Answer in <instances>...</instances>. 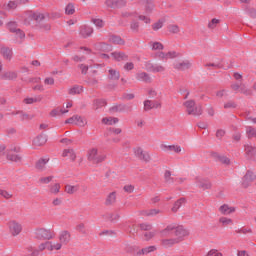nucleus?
Wrapping results in <instances>:
<instances>
[{
    "mask_svg": "<svg viewBox=\"0 0 256 256\" xmlns=\"http://www.w3.org/2000/svg\"><path fill=\"white\" fill-rule=\"evenodd\" d=\"M158 58H160L162 61H167L169 59H175L177 57V52H159L157 54Z\"/></svg>",
    "mask_w": 256,
    "mask_h": 256,
    "instance_id": "nucleus-17",
    "label": "nucleus"
},
{
    "mask_svg": "<svg viewBox=\"0 0 256 256\" xmlns=\"http://www.w3.org/2000/svg\"><path fill=\"white\" fill-rule=\"evenodd\" d=\"M92 23H94V25L96 27H98L99 29L105 27V22L102 19H100V18L93 19Z\"/></svg>",
    "mask_w": 256,
    "mask_h": 256,
    "instance_id": "nucleus-42",
    "label": "nucleus"
},
{
    "mask_svg": "<svg viewBox=\"0 0 256 256\" xmlns=\"http://www.w3.org/2000/svg\"><path fill=\"white\" fill-rule=\"evenodd\" d=\"M184 107H186V111L188 115H201L203 113V108L199 104H195V101L188 100L184 103Z\"/></svg>",
    "mask_w": 256,
    "mask_h": 256,
    "instance_id": "nucleus-5",
    "label": "nucleus"
},
{
    "mask_svg": "<svg viewBox=\"0 0 256 256\" xmlns=\"http://www.w3.org/2000/svg\"><path fill=\"white\" fill-rule=\"evenodd\" d=\"M45 249L49 250V242L41 243L38 246V250H40V251H45Z\"/></svg>",
    "mask_w": 256,
    "mask_h": 256,
    "instance_id": "nucleus-58",
    "label": "nucleus"
},
{
    "mask_svg": "<svg viewBox=\"0 0 256 256\" xmlns=\"http://www.w3.org/2000/svg\"><path fill=\"white\" fill-rule=\"evenodd\" d=\"M160 213H163V211L157 208L144 211V215L146 217H157V215H160Z\"/></svg>",
    "mask_w": 256,
    "mask_h": 256,
    "instance_id": "nucleus-28",
    "label": "nucleus"
},
{
    "mask_svg": "<svg viewBox=\"0 0 256 256\" xmlns=\"http://www.w3.org/2000/svg\"><path fill=\"white\" fill-rule=\"evenodd\" d=\"M7 228L12 237H19V234L23 233V224L17 220L8 221Z\"/></svg>",
    "mask_w": 256,
    "mask_h": 256,
    "instance_id": "nucleus-4",
    "label": "nucleus"
},
{
    "mask_svg": "<svg viewBox=\"0 0 256 256\" xmlns=\"http://www.w3.org/2000/svg\"><path fill=\"white\" fill-rule=\"evenodd\" d=\"M62 157L67 161H75V159H77V154L75 153V150L68 148L62 151Z\"/></svg>",
    "mask_w": 256,
    "mask_h": 256,
    "instance_id": "nucleus-14",
    "label": "nucleus"
},
{
    "mask_svg": "<svg viewBox=\"0 0 256 256\" xmlns=\"http://www.w3.org/2000/svg\"><path fill=\"white\" fill-rule=\"evenodd\" d=\"M153 251H157V247L155 246H148L146 248H143L140 252L139 255H147L149 253H153Z\"/></svg>",
    "mask_w": 256,
    "mask_h": 256,
    "instance_id": "nucleus-35",
    "label": "nucleus"
},
{
    "mask_svg": "<svg viewBox=\"0 0 256 256\" xmlns=\"http://www.w3.org/2000/svg\"><path fill=\"white\" fill-rule=\"evenodd\" d=\"M148 95H149L150 99H156V97H159V95H161V93H159V91H157L155 89H150L148 91Z\"/></svg>",
    "mask_w": 256,
    "mask_h": 256,
    "instance_id": "nucleus-49",
    "label": "nucleus"
},
{
    "mask_svg": "<svg viewBox=\"0 0 256 256\" xmlns=\"http://www.w3.org/2000/svg\"><path fill=\"white\" fill-rule=\"evenodd\" d=\"M139 159L141 161H145V163H149V161H151V155L149 154V152L144 151L142 152V156H140Z\"/></svg>",
    "mask_w": 256,
    "mask_h": 256,
    "instance_id": "nucleus-43",
    "label": "nucleus"
},
{
    "mask_svg": "<svg viewBox=\"0 0 256 256\" xmlns=\"http://www.w3.org/2000/svg\"><path fill=\"white\" fill-rule=\"evenodd\" d=\"M87 159L93 165H99L105 161V157L99 153L97 148H91L87 152Z\"/></svg>",
    "mask_w": 256,
    "mask_h": 256,
    "instance_id": "nucleus-3",
    "label": "nucleus"
},
{
    "mask_svg": "<svg viewBox=\"0 0 256 256\" xmlns=\"http://www.w3.org/2000/svg\"><path fill=\"white\" fill-rule=\"evenodd\" d=\"M0 53L3 54V57L8 59V61L11 60V57H13V52H11V50L8 48H1Z\"/></svg>",
    "mask_w": 256,
    "mask_h": 256,
    "instance_id": "nucleus-33",
    "label": "nucleus"
},
{
    "mask_svg": "<svg viewBox=\"0 0 256 256\" xmlns=\"http://www.w3.org/2000/svg\"><path fill=\"white\" fill-rule=\"evenodd\" d=\"M5 79H9L13 81V79H17V72H6L4 75Z\"/></svg>",
    "mask_w": 256,
    "mask_h": 256,
    "instance_id": "nucleus-50",
    "label": "nucleus"
},
{
    "mask_svg": "<svg viewBox=\"0 0 256 256\" xmlns=\"http://www.w3.org/2000/svg\"><path fill=\"white\" fill-rule=\"evenodd\" d=\"M71 232L68 230H61L58 235V240L61 242L62 245H69L72 240Z\"/></svg>",
    "mask_w": 256,
    "mask_h": 256,
    "instance_id": "nucleus-8",
    "label": "nucleus"
},
{
    "mask_svg": "<svg viewBox=\"0 0 256 256\" xmlns=\"http://www.w3.org/2000/svg\"><path fill=\"white\" fill-rule=\"evenodd\" d=\"M51 181H53V176H45V177L39 178L38 183L39 185H49Z\"/></svg>",
    "mask_w": 256,
    "mask_h": 256,
    "instance_id": "nucleus-34",
    "label": "nucleus"
},
{
    "mask_svg": "<svg viewBox=\"0 0 256 256\" xmlns=\"http://www.w3.org/2000/svg\"><path fill=\"white\" fill-rule=\"evenodd\" d=\"M21 3H27V0H15V1H9L6 4V9H17Z\"/></svg>",
    "mask_w": 256,
    "mask_h": 256,
    "instance_id": "nucleus-26",
    "label": "nucleus"
},
{
    "mask_svg": "<svg viewBox=\"0 0 256 256\" xmlns=\"http://www.w3.org/2000/svg\"><path fill=\"white\" fill-rule=\"evenodd\" d=\"M66 125H77L78 127H85L87 125V119L85 117L74 115L65 121Z\"/></svg>",
    "mask_w": 256,
    "mask_h": 256,
    "instance_id": "nucleus-7",
    "label": "nucleus"
},
{
    "mask_svg": "<svg viewBox=\"0 0 256 256\" xmlns=\"http://www.w3.org/2000/svg\"><path fill=\"white\" fill-rule=\"evenodd\" d=\"M0 195L1 197H4V199H11V197H13V194L5 190H0Z\"/></svg>",
    "mask_w": 256,
    "mask_h": 256,
    "instance_id": "nucleus-56",
    "label": "nucleus"
},
{
    "mask_svg": "<svg viewBox=\"0 0 256 256\" xmlns=\"http://www.w3.org/2000/svg\"><path fill=\"white\" fill-rule=\"evenodd\" d=\"M165 24V19H160L156 23L152 25V29L154 31H159V29L163 28V25Z\"/></svg>",
    "mask_w": 256,
    "mask_h": 256,
    "instance_id": "nucleus-40",
    "label": "nucleus"
},
{
    "mask_svg": "<svg viewBox=\"0 0 256 256\" xmlns=\"http://www.w3.org/2000/svg\"><path fill=\"white\" fill-rule=\"evenodd\" d=\"M47 163H49L48 158L39 159L36 163V169H38V171H43V169H45V167L47 166Z\"/></svg>",
    "mask_w": 256,
    "mask_h": 256,
    "instance_id": "nucleus-27",
    "label": "nucleus"
},
{
    "mask_svg": "<svg viewBox=\"0 0 256 256\" xmlns=\"http://www.w3.org/2000/svg\"><path fill=\"white\" fill-rule=\"evenodd\" d=\"M111 79H119V72L117 70L109 69Z\"/></svg>",
    "mask_w": 256,
    "mask_h": 256,
    "instance_id": "nucleus-55",
    "label": "nucleus"
},
{
    "mask_svg": "<svg viewBox=\"0 0 256 256\" xmlns=\"http://www.w3.org/2000/svg\"><path fill=\"white\" fill-rule=\"evenodd\" d=\"M196 187H201V189H209L211 184L205 183L203 180H199L196 182Z\"/></svg>",
    "mask_w": 256,
    "mask_h": 256,
    "instance_id": "nucleus-48",
    "label": "nucleus"
},
{
    "mask_svg": "<svg viewBox=\"0 0 256 256\" xmlns=\"http://www.w3.org/2000/svg\"><path fill=\"white\" fill-rule=\"evenodd\" d=\"M8 29H9L10 31H12L13 33H15L16 31H19V29L17 28V22H15V21H10V22L8 23Z\"/></svg>",
    "mask_w": 256,
    "mask_h": 256,
    "instance_id": "nucleus-47",
    "label": "nucleus"
},
{
    "mask_svg": "<svg viewBox=\"0 0 256 256\" xmlns=\"http://www.w3.org/2000/svg\"><path fill=\"white\" fill-rule=\"evenodd\" d=\"M168 31L170 33H174V34H177V33H180L181 29L179 28V26L175 25V24H172V25H169L168 26Z\"/></svg>",
    "mask_w": 256,
    "mask_h": 256,
    "instance_id": "nucleus-44",
    "label": "nucleus"
},
{
    "mask_svg": "<svg viewBox=\"0 0 256 256\" xmlns=\"http://www.w3.org/2000/svg\"><path fill=\"white\" fill-rule=\"evenodd\" d=\"M161 237H169L161 240V245L164 249H171L179 243H183L187 237H189V230L183 226H167L160 232Z\"/></svg>",
    "mask_w": 256,
    "mask_h": 256,
    "instance_id": "nucleus-1",
    "label": "nucleus"
},
{
    "mask_svg": "<svg viewBox=\"0 0 256 256\" xmlns=\"http://www.w3.org/2000/svg\"><path fill=\"white\" fill-rule=\"evenodd\" d=\"M137 19H139V21H143V23H145L146 25H149L151 23V18L147 15L144 14H136Z\"/></svg>",
    "mask_w": 256,
    "mask_h": 256,
    "instance_id": "nucleus-36",
    "label": "nucleus"
},
{
    "mask_svg": "<svg viewBox=\"0 0 256 256\" xmlns=\"http://www.w3.org/2000/svg\"><path fill=\"white\" fill-rule=\"evenodd\" d=\"M24 19H25V23H27L29 25V23H31V21H33V19L35 21H40V19H43V15L35 14L33 12H28L25 14Z\"/></svg>",
    "mask_w": 256,
    "mask_h": 256,
    "instance_id": "nucleus-16",
    "label": "nucleus"
},
{
    "mask_svg": "<svg viewBox=\"0 0 256 256\" xmlns=\"http://www.w3.org/2000/svg\"><path fill=\"white\" fill-rule=\"evenodd\" d=\"M83 92V88L81 86H74L68 89L69 95H79Z\"/></svg>",
    "mask_w": 256,
    "mask_h": 256,
    "instance_id": "nucleus-31",
    "label": "nucleus"
},
{
    "mask_svg": "<svg viewBox=\"0 0 256 256\" xmlns=\"http://www.w3.org/2000/svg\"><path fill=\"white\" fill-rule=\"evenodd\" d=\"M256 179V175L253 172H247L246 175L242 178V185L244 187H249L251 183Z\"/></svg>",
    "mask_w": 256,
    "mask_h": 256,
    "instance_id": "nucleus-15",
    "label": "nucleus"
},
{
    "mask_svg": "<svg viewBox=\"0 0 256 256\" xmlns=\"http://www.w3.org/2000/svg\"><path fill=\"white\" fill-rule=\"evenodd\" d=\"M237 256H249V252L246 250H238Z\"/></svg>",
    "mask_w": 256,
    "mask_h": 256,
    "instance_id": "nucleus-64",
    "label": "nucleus"
},
{
    "mask_svg": "<svg viewBox=\"0 0 256 256\" xmlns=\"http://www.w3.org/2000/svg\"><path fill=\"white\" fill-rule=\"evenodd\" d=\"M110 133H113V135H121L122 130L121 128H110Z\"/></svg>",
    "mask_w": 256,
    "mask_h": 256,
    "instance_id": "nucleus-61",
    "label": "nucleus"
},
{
    "mask_svg": "<svg viewBox=\"0 0 256 256\" xmlns=\"http://www.w3.org/2000/svg\"><path fill=\"white\" fill-rule=\"evenodd\" d=\"M219 161H220V163H223L224 165H229V163H230L229 158H227L226 156H220Z\"/></svg>",
    "mask_w": 256,
    "mask_h": 256,
    "instance_id": "nucleus-59",
    "label": "nucleus"
},
{
    "mask_svg": "<svg viewBox=\"0 0 256 256\" xmlns=\"http://www.w3.org/2000/svg\"><path fill=\"white\" fill-rule=\"evenodd\" d=\"M245 151H246V155H248V157H253L256 153V149L252 145H246Z\"/></svg>",
    "mask_w": 256,
    "mask_h": 256,
    "instance_id": "nucleus-38",
    "label": "nucleus"
},
{
    "mask_svg": "<svg viewBox=\"0 0 256 256\" xmlns=\"http://www.w3.org/2000/svg\"><path fill=\"white\" fill-rule=\"evenodd\" d=\"M79 190V187L73 186V185H66L65 191L68 193V195H73V193H77Z\"/></svg>",
    "mask_w": 256,
    "mask_h": 256,
    "instance_id": "nucleus-39",
    "label": "nucleus"
},
{
    "mask_svg": "<svg viewBox=\"0 0 256 256\" xmlns=\"http://www.w3.org/2000/svg\"><path fill=\"white\" fill-rule=\"evenodd\" d=\"M160 149L164 153H176L177 155H184L185 153V148L180 145H169L168 143L160 144Z\"/></svg>",
    "mask_w": 256,
    "mask_h": 256,
    "instance_id": "nucleus-6",
    "label": "nucleus"
},
{
    "mask_svg": "<svg viewBox=\"0 0 256 256\" xmlns=\"http://www.w3.org/2000/svg\"><path fill=\"white\" fill-rule=\"evenodd\" d=\"M217 25H219V19H217V18H213V19L208 23L209 29H215V28L217 27Z\"/></svg>",
    "mask_w": 256,
    "mask_h": 256,
    "instance_id": "nucleus-51",
    "label": "nucleus"
},
{
    "mask_svg": "<svg viewBox=\"0 0 256 256\" xmlns=\"http://www.w3.org/2000/svg\"><path fill=\"white\" fill-rule=\"evenodd\" d=\"M219 223H221L222 227H231L233 225V220L231 218L221 217Z\"/></svg>",
    "mask_w": 256,
    "mask_h": 256,
    "instance_id": "nucleus-30",
    "label": "nucleus"
},
{
    "mask_svg": "<svg viewBox=\"0 0 256 256\" xmlns=\"http://www.w3.org/2000/svg\"><path fill=\"white\" fill-rule=\"evenodd\" d=\"M152 49L154 51H161L163 49V44H161L160 42H154L152 43Z\"/></svg>",
    "mask_w": 256,
    "mask_h": 256,
    "instance_id": "nucleus-54",
    "label": "nucleus"
},
{
    "mask_svg": "<svg viewBox=\"0 0 256 256\" xmlns=\"http://www.w3.org/2000/svg\"><path fill=\"white\" fill-rule=\"evenodd\" d=\"M63 244L60 241H48V251H61Z\"/></svg>",
    "mask_w": 256,
    "mask_h": 256,
    "instance_id": "nucleus-20",
    "label": "nucleus"
},
{
    "mask_svg": "<svg viewBox=\"0 0 256 256\" xmlns=\"http://www.w3.org/2000/svg\"><path fill=\"white\" fill-rule=\"evenodd\" d=\"M156 234H157L156 231L146 232V233L144 234V239H145L146 241H150V239H153V237H155Z\"/></svg>",
    "mask_w": 256,
    "mask_h": 256,
    "instance_id": "nucleus-53",
    "label": "nucleus"
},
{
    "mask_svg": "<svg viewBox=\"0 0 256 256\" xmlns=\"http://www.w3.org/2000/svg\"><path fill=\"white\" fill-rule=\"evenodd\" d=\"M111 57L114 59V61H123L127 59V55L123 52H112Z\"/></svg>",
    "mask_w": 256,
    "mask_h": 256,
    "instance_id": "nucleus-29",
    "label": "nucleus"
},
{
    "mask_svg": "<svg viewBox=\"0 0 256 256\" xmlns=\"http://www.w3.org/2000/svg\"><path fill=\"white\" fill-rule=\"evenodd\" d=\"M161 100H145L144 109L145 111H151V109H161Z\"/></svg>",
    "mask_w": 256,
    "mask_h": 256,
    "instance_id": "nucleus-9",
    "label": "nucleus"
},
{
    "mask_svg": "<svg viewBox=\"0 0 256 256\" xmlns=\"http://www.w3.org/2000/svg\"><path fill=\"white\" fill-rule=\"evenodd\" d=\"M117 203V192H111L105 200V205H115Z\"/></svg>",
    "mask_w": 256,
    "mask_h": 256,
    "instance_id": "nucleus-24",
    "label": "nucleus"
},
{
    "mask_svg": "<svg viewBox=\"0 0 256 256\" xmlns=\"http://www.w3.org/2000/svg\"><path fill=\"white\" fill-rule=\"evenodd\" d=\"M44 85L46 87H53L55 85V79L52 77H47L44 79Z\"/></svg>",
    "mask_w": 256,
    "mask_h": 256,
    "instance_id": "nucleus-45",
    "label": "nucleus"
},
{
    "mask_svg": "<svg viewBox=\"0 0 256 256\" xmlns=\"http://www.w3.org/2000/svg\"><path fill=\"white\" fill-rule=\"evenodd\" d=\"M133 151H134V155L136 157H138V159H140V157L143 155L145 150L142 149L141 147H136V148L133 149Z\"/></svg>",
    "mask_w": 256,
    "mask_h": 256,
    "instance_id": "nucleus-52",
    "label": "nucleus"
},
{
    "mask_svg": "<svg viewBox=\"0 0 256 256\" xmlns=\"http://www.w3.org/2000/svg\"><path fill=\"white\" fill-rule=\"evenodd\" d=\"M251 228H241L238 233H240L241 235H247V233H251Z\"/></svg>",
    "mask_w": 256,
    "mask_h": 256,
    "instance_id": "nucleus-63",
    "label": "nucleus"
},
{
    "mask_svg": "<svg viewBox=\"0 0 256 256\" xmlns=\"http://www.w3.org/2000/svg\"><path fill=\"white\" fill-rule=\"evenodd\" d=\"M147 71H150L151 73H165V66L162 64H150L148 63L146 65Z\"/></svg>",
    "mask_w": 256,
    "mask_h": 256,
    "instance_id": "nucleus-12",
    "label": "nucleus"
},
{
    "mask_svg": "<svg viewBox=\"0 0 256 256\" xmlns=\"http://www.w3.org/2000/svg\"><path fill=\"white\" fill-rule=\"evenodd\" d=\"M134 67H135V65H134L132 62H127V63L124 65V69H125L126 71H131Z\"/></svg>",
    "mask_w": 256,
    "mask_h": 256,
    "instance_id": "nucleus-62",
    "label": "nucleus"
},
{
    "mask_svg": "<svg viewBox=\"0 0 256 256\" xmlns=\"http://www.w3.org/2000/svg\"><path fill=\"white\" fill-rule=\"evenodd\" d=\"M101 123L102 125H117V123H119V119L111 116L104 117L101 119Z\"/></svg>",
    "mask_w": 256,
    "mask_h": 256,
    "instance_id": "nucleus-23",
    "label": "nucleus"
},
{
    "mask_svg": "<svg viewBox=\"0 0 256 256\" xmlns=\"http://www.w3.org/2000/svg\"><path fill=\"white\" fill-rule=\"evenodd\" d=\"M109 41L110 43H114V45H123L125 43L119 36H111Z\"/></svg>",
    "mask_w": 256,
    "mask_h": 256,
    "instance_id": "nucleus-37",
    "label": "nucleus"
},
{
    "mask_svg": "<svg viewBox=\"0 0 256 256\" xmlns=\"http://www.w3.org/2000/svg\"><path fill=\"white\" fill-rule=\"evenodd\" d=\"M92 34L93 28L91 26L83 25L80 27V35H82V37H90Z\"/></svg>",
    "mask_w": 256,
    "mask_h": 256,
    "instance_id": "nucleus-21",
    "label": "nucleus"
},
{
    "mask_svg": "<svg viewBox=\"0 0 256 256\" xmlns=\"http://www.w3.org/2000/svg\"><path fill=\"white\" fill-rule=\"evenodd\" d=\"M183 203H185V199L181 198L179 200H177L174 204V206L172 207V211L174 213H177V211H179V208L181 207V205H183Z\"/></svg>",
    "mask_w": 256,
    "mask_h": 256,
    "instance_id": "nucleus-41",
    "label": "nucleus"
},
{
    "mask_svg": "<svg viewBox=\"0 0 256 256\" xmlns=\"http://www.w3.org/2000/svg\"><path fill=\"white\" fill-rule=\"evenodd\" d=\"M7 159L8 161H12L13 163H21L23 158L21 157V154H19L17 149H14V150H8Z\"/></svg>",
    "mask_w": 256,
    "mask_h": 256,
    "instance_id": "nucleus-10",
    "label": "nucleus"
},
{
    "mask_svg": "<svg viewBox=\"0 0 256 256\" xmlns=\"http://www.w3.org/2000/svg\"><path fill=\"white\" fill-rule=\"evenodd\" d=\"M65 13H66V15H73V13H75V5L68 4L66 6Z\"/></svg>",
    "mask_w": 256,
    "mask_h": 256,
    "instance_id": "nucleus-46",
    "label": "nucleus"
},
{
    "mask_svg": "<svg viewBox=\"0 0 256 256\" xmlns=\"http://www.w3.org/2000/svg\"><path fill=\"white\" fill-rule=\"evenodd\" d=\"M45 143H47V135L45 134H40L36 136L32 141L33 147H43Z\"/></svg>",
    "mask_w": 256,
    "mask_h": 256,
    "instance_id": "nucleus-13",
    "label": "nucleus"
},
{
    "mask_svg": "<svg viewBox=\"0 0 256 256\" xmlns=\"http://www.w3.org/2000/svg\"><path fill=\"white\" fill-rule=\"evenodd\" d=\"M137 81H142L143 83H151L153 81V78H151V75L147 74L146 72H138L136 74Z\"/></svg>",
    "mask_w": 256,
    "mask_h": 256,
    "instance_id": "nucleus-19",
    "label": "nucleus"
},
{
    "mask_svg": "<svg viewBox=\"0 0 256 256\" xmlns=\"http://www.w3.org/2000/svg\"><path fill=\"white\" fill-rule=\"evenodd\" d=\"M125 193H133L135 191V186L128 184L124 186Z\"/></svg>",
    "mask_w": 256,
    "mask_h": 256,
    "instance_id": "nucleus-57",
    "label": "nucleus"
},
{
    "mask_svg": "<svg viewBox=\"0 0 256 256\" xmlns=\"http://www.w3.org/2000/svg\"><path fill=\"white\" fill-rule=\"evenodd\" d=\"M65 113H69V110L63 108H55L50 111V117H61V115H65Z\"/></svg>",
    "mask_w": 256,
    "mask_h": 256,
    "instance_id": "nucleus-22",
    "label": "nucleus"
},
{
    "mask_svg": "<svg viewBox=\"0 0 256 256\" xmlns=\"http://www.w3.org/2000/svg\"><path fill=\"white\" fill-rule=\"evenodd\" d=\"M173 65L174 69L185 71V69H189L191 67V62L188 60H176Z\"/></svg>",
    "mask_w": 256,
    "mask_h": 256,
    "instance_id": "nucleus-11",
    "label": "nucleus"
},
{
    "mask_svg": "<svg viewBox=\"0 0 256 256\" xmlns=\"http://www.w3.org/2000/svg\"><path fill=\"white\" fill-rule=\"evenodd\" d=\"M105 105H107L105 100H94L93 104H92V109L94 111H101V109H103V107H105Z\"/></svg>",
    "mask_w": 256,
    "mask_h": 256,
    "instance_id": "nucleus-25",
    "label": "nucleus"
},
{
    "mask_svg": "<svg viewBox=\"0 0 256 256\" xmlns=\"http://www.w3.org/2000/svg\"><path fill=\"white\" fill-rule=\"evenodd\" d=\"M33 235L35 239H39L41 241H50V239H55V231L47 228H36L33 231Z\"/></svg>",
    "mask_w": 256,
    "mask_h": 256,
    "instance_id": "nucleus-2",
    "label": "nucleus"
},
{
    "mask_svg": "<svg viewBox=\"0 0 256 256\" xmlns=\"http://www.w3.org/2000/svg\"><path fill=\"white\" fill-rule=\"evenodd\" d=\"M247 133L249 137H255L256 136V130L254 128H247Z\"/></svg>",
    "mask_w": 256,
    "mask_h": 256,
    "instance_id": "nucleus-60",
    "label": "nucleus"
},
{
    "mask_svg": "<svg viewBox=\"0 0 256 256\" xmlns=\"http://www.w3.org/2000/svg\"><path fill=\"white\" fill-rule=\"evenodd\" d=\"M61 191V184L55 183L50 186V193L52 195H59V192Z\"/></svg>",
    "mask_w": 256,
    "mask_h": 256,
    "instance_id": "nucleus-32",
    "label": "nucleus"
},
{
    "mask_svg": "<svg viewBox=\"0 0 256 256\" xmlns=\"http://www.w3.org/2000/svg\"><path fill=\"white\" fill-rule=\"evenodd\" d=\"M219 211L222 215H231V213H235V211H237V208L229 206V204H223L220 206Z\"/></svg>",
    "mask_w": 256,
    "mask_h": 256,
    "instance_id": "nucleus-18",
    "label": "nucleus"
}]
</instances>
